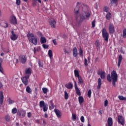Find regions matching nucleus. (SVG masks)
Returning <instances> with one entry per match:
<instances>
[{"instance_id":"f257e3e1","label":"nucleus","mask_w":126,"mask_h":126,"mask_svg":"<svg viewBox=\"0 0 126 126\" xmlns=\"http://www.w3.org/2000/svg\"><path fill=\"white\" fill-rule=\"evenodd\" d=\"M107 79L109 82H111L112 80L113 86H116V82L118 81V74H117V72L113 70L111 73V75H107Z\"/></svg>"},{"instance_id":"f03ea898","label":"nucleus","mask_w":126,"mask_h":126,"mask_svg":"<svg viewBox=\"0 0 126 126\" xmlns=\"http://www.w3.org/2000/svg\"><path fill=\"white\" fill-rule=\"evenodd\" d=\"M83 18H88V17H90L91 14V11H90V9L87 7H85L83 8Z\"/></svg>"},{"instance_id":"7ed1b4c3","label":"nucleus","mask_w":126,"mask_h":126,"mask_svg":"<svg viewBox=\"0 0 126 126\" xmlns=\"http://www.w3.org/2000/svg\"><path fill=\"white\" fill-rule=\"evenodd\" d=\"M39 107L40 108V110L41 111L43 110L44 112H47L49 109L48 104H45V101L43 100L39 101Z\"/></svg>"},{"instance_id":"20e7f679","label":"nucleus","mask_w":126,"mask_h":126,"mask_svg":"<svg viewBox=\"0 0 126 126\" xmlns=\"http://www.w3.org/2000/svg\"><path fill=\"white\" fill-rule=\"evenodd\" d=\"M102 35L103 38L104 39V40L106 42H108L109 40V33L107 32V30L105 28L102 29Z\"/></svg>"},{"instance_id":"39448f33","label":"nucleus","mask_w":126,"mask_h":126,"mask_svg":"<svg viewBox=\"0 0 126 126\" xmlns=\"http://www.w3.org/2000/svg\"><path fill=\"white\" fill-rule=\"evenodd\" d=\"M117 122L118 124L121 125V126H125V124H126V120H125V118L122 116H118L117 118Z\"/></svg>"},{"instance_id":"423d86ee","label":"nucleus","mask_w":126,"mask_h":126,"mask_svg":"<svg viewBox=\"0 0 126 126\" xmlns=\"http://www.w3.org/2000/svg\"><path fill=\"white\" fill-rule=\"evenodd\" d=\"M108 29L110 34H114L115 33V26H114V24L110 23Z\"/></svg>"},{"instance_id":"0eeeda50","label":"nucleus","mask_w":126,"mask_h":126,"mask_svg":"<svg viewBox=\"0 0 126 126\" xmlns=\"http://www.w3.org/2000/svg\"><path fill=\"white\" fill-rule=\"evenodd\" d=\"M19 60L21 63L24 64L26 63V61H27V57L25 55H20L19 57Z\"/></svg>"},{"instance_id":"6e6552de","label":"nucleus","mask_w":126,"mask_h":126,"mask_svg":"<svg viewBox=\"0 0 126 126\" xmlns=\"http://www.w3.org/2000/svg\"><path fill=\"white\" fill-rule=\"evenodd\" d=\"M30 77V75H27V76L21 78L22 82L25 84V85H28V78Z\"/></svg>"},{"instance_id":"1a4fd4ad","label":"nucleus","mask_w":126,"mask_h":126,"mask_svg":"<svg viewBox=\"0 0 126 126\" xmlns=\"http://www.w3.org/2000/svg\"><path fill=\"white\" fill-rule=\"evenodd\" d=\"M17 115L20 117V118H24L26 115V111L23 110H19Z\"/></svg>"},{"instance_id":"9d476101","label":"nucleus","mask_w":126,"mask_h":126,"mask_svg":"<svg viewBox=\"0 0 126 126\" xmlns=\"http://www.w3.org/2000/svg\"><path fill=\"white\" fill-rule=\"evenodd\" d=\"M11 34L10 35L11 40H12V41H15V40H17V38H18V35L15 34V33H14V31H12L11 32Z\"/></svg>"},{"instance_id":"9b49d317","label":"nucleus","mask_w":126,"mask_h":126,"mask_svg":"<svg viewBox=\"0 0 126 126\" xmlns=\"http://www.w3.org/2000/svg\"><path fill=\"white\" fill-rule=\"evenodd\" d=\"M29 42H31L33 45H37L38 44V38L36 37H32L31 39H29Z\"/></svg>"},{"instance_id":"f8f14e48","label":"nucleus","mask_w":126,"mask_h":126,"mask_svg":"<svg viewBox=\"0 0 126 126\" xmlns=\"http://www.w3.org/2000/svg\"><path fill=\"white\" fill-rule=\"evenodd\" d=\"M10 21L11 24H17V20H16V17L14 16L11 18Z\"/></svg>"},{"instance_id":"ddd939ff","label":"nucleus","mask_w":126,"mask_h":126,"mask_svg":"<svg viewBox=\"0 0 126 126\" xmlns=\"http://www.w3.org/2000/svg\"><path fill=\"white\" fill-rule=\"evenodd\" d=\"M50 25L52 28H56V24H57V22H56V20L55 19L51 20L49 21Z\"/></svg>"},{"instance_id":"4468645a","label":"nucleus","mask_w":126,"mask_h":126,"mask_svg":"<svg viewBox=\"0 0 126 126\" xmlns=\"http://www.w3.org/2000/svg\"><path fill=\"white\" fill-rule=\"evenodd\" d=\"M106 126H113V118L109 117L107 119V125Z\"/></svg>"},{"instance_id":"2eb2a0df","label":"nucleus","mask_w":126,"mask_h":126,"mask_svg":"<svg viewBox=\"0 0 126 126\" xmlns=\"http://www.w3.org/2000/svg\"><path fill=\"white\" fill-rule=\"evenodd\" d=\"M54 112L57 117H58L59 118L62 117V113L59 110L55 109H54Z\"/></svg>"},{"instance_id":"dca6fc26","label":"nucleus","mask_w":126,"mask_h":126,"mask_svg":"<svg viewBox=\"0 0 126 126\" xmlns=\"http://www.w3.org/2000/svg\"><path fill=\"white\" fill-rule=\"evenodd\" d=\"M65 87L67 89H72L73 88V84L71 82H69L68 84L65 85Z\"/></svg>"},{"instance_id":"f3484780","label":"nucleus","mask_w":126,"mask_h":126,"mask_svg":"<svg viewBox=\"0 0 126 126\" xmlns=\"http://www.w3.org/2000/svg\"><path fill=\"white\" fill-rule=\"evenodd\" d=\"M78 55V53L77 52V48L74 47L73 49V56L74 58H76Z\"/></svg>"},{"instance_id":"a211bd4d","label":"nucleus","mask_w":126,"mask_h":126,"mask_svg":"<svg viewBox=\"0 0 126 126\" xmlns=\"http://www.w3.org/2000/svg\"><path fill=\"white\" fill-rule=\"evenodd\" d=\"M3 103V93L2 92H0V103L2 105Z\"/></svg>"},{"instance_id":"6ab92c4d","label":"nucleus","mask_w":126,"mask_h":126,"mask_svg":"<svg viewBox=\"0 0 126 126\" xmlns=\"http://www.w3.org/2000/svg\"><path fill=\"white\" fill-rule=\"evenodd\" d=\"M74 87L77 95H78V96H80V95H81V93L80 92V90L78 88V87H77V86H76Z\"/></svg>"},{"instance_id":"aec40b11","label":"nucleus","mask_w":126,"mask_h":126,"mask_svg":"<svg viewBox=\"0 0 126 126\" xmlns=\"http://www.w3.org/2000/svg\"><path fill=\"white\" fill-rule=\"evenodd\" d=\"M74 14L76 17H78V16H79V11L78 7H76V8L74 9Z\"/></svg>"},{"instance_id":"412c9836","label":"nucleus","mask_w":126,"mask_h":126,"mask_svg":"<svg viewBox=\"0 0 126 126\" xmlns=\"http://www.w3.org/2000/svg\"><path fill=\"white\" fill-rule=\"evenodd\" d=\"M40 43L41 44H45V43H47V39H46V37L42 36L40 39Z\"/></svg>"},{"instance_id":"4be33fe9","label":"nucleus","mask_w":126,"mask_h":126,"mask_svg":"<svg viewBox=\"0 0 126 126\" xmlns=\"http://www.w3.org/2000/svg\"><path fill=\"white\" fill-rule=\"evenodd\" d=\"M122 60H123V56H122V55H120L118 58V67H120L121 65V63H122Z\"/></svg>"},{"instance_id":"5701e85b","label":"nucleus","mask_w":126,"mask_h":126,"mask_svg":"<svg viewBox=\"0 0 126 126\" xmlns=\"http://www.w3.org/2000/svg\"><path fill=\"white\" fill-rule=\"evenodd\" d=\"M106 19L107 20H110L111 18H112V13H111V12H108L106 16H105Z\"/></svg>"},{"instance_id":"b1692460","label":"nucleus","mask_w":126,"mask_h":126,"mask_svg":"<svg viewBox=\"0 0 126 126\" xmlns=\"http://www.w3.org/2000/svg\"><path fill=\"white\" fill-rule=\"evenodd\" d=\"M74 74L75 75V77H77V78H78V77H80V74H79V71H78V70H74Z\"/></svg>"},{"instance_id":"393cba45","label":"nucleus","mask_w":126,"mask_h":126,"mask_svg":"<svg viewBox=\"0 0 126 126\" xmlns=\"http://www.w3.org/2000/svg\"><path fill=\"white\" fill-rule=\"evenodd\" d=\"M78 101H79V104L81 105V104H82V103L84 102V98H83V96H79L78 97Z\"/></svg>"},{"instance_id":"a878e982","label":"nucleus","mask_w":126,"mask_h":126,"mask_svg":"<svg viewBox=\"0 0 126 126\" xmlns=\"http://www.w3.org/2000/svg\"><path fill=\"white\" fill-rule=\"evenodd\" d=\"M97 82H98L97 88L98 89H100V88H101V86L102 85V81L101 80V78L98 79Z\"/></svg>"},{"instance_id":"bb28decb","label":"nucleus","mask_w":126,"mask_h":126,"mask_svg":"<svg viewBox=\"0 0 126 126\" xmlns=\"http://www.w3.org/2000/svg\"><path fill=\"white\" fill-rule=\"evenodd\" d=\"M106 72L104 71H101L100 73V77L101 79H105V78L106 77Z\"/></svg>"},{"instance_id":"cd10ccee","label":"nucleus","mask_w":126,"mask_h":126,"mask_svg":"<svg viewBox=\"0 0 126 126\" xmlns=\"http://www.w3.org/2000/svg\"><path fill=\"white\" fill-rule=\"evenodd\" d=\"M78 83L79 84H83V83H84V82L83 81V80L82 79V77H81V76L78 78Z\"/></svg>"},{"instance_id":"c85d7f7f","label":"nucleus","mask_w":126,"mask_h":126,"mask_svg":"<svg viewBox=\"0 0 126 126\" xmlns=\"http://www.w3.org/2000/svg\"><path fill=\"white\" fill-rule=\"evenodd\" d=\"M26 72V74H28V75H30V74H31V68H28V69H27L25 71Z\"/></svg>"},{"instance_id":"c756f323","label":"nucleus","mask_w":126,"mask_h":126,"mask_svg":"<svg viewBox=\"0 0 126 126\" xmlns=\"http://www.w3.org/2000/svg\"><path fill=\"white\" fill-rule=\"evenodd\" d=\"M49 107L50 110H53L54 108V103H53V101H50V104H49Z\"/></svg>"},{"instance_id":"7c9ffc66","label":"nucleus","mask_w":126,"mask_h":126,"mask_svg":"<svg viewBox=\"0 0 126 126\" xmlns=\"http://www.w3.org/2000/svg\"><path fill=\"white\" fill-rule=\"evenodd\" d=\"M118 98L119 100H121L122 101H126V97H124V96L122 95H119Z\"/></svg>"},{"instance_id":"2f4dec72","label":"nucleus","mask_w":126,"mask_h":126,"mask_svg":"<svg viewBox=\"0 0 126 126\" xmlns=\"http://www.w3.org/2000/svg\"><path fill=\"white\" fill-rule=\"evenodd\" d=\"M48 57H49V58H50V59H52V58H53V51H52V50H49L48 51Z\"/></svg>"},{"instance_id":"473e14b6","label":"nucleus","mask_w":126,"mask_h":126,"mask_svg":"<svg viewBox=\"0 0 126 126\" xmlns=\"http://www.w3.org/2000/svg\"><path fill=\"white\" fill-rule=\"evenodd\" d=\"M79 54L80 57H83V50L81 48L79 49Z\"/></svg>"},{"instance_id":"72a5a7b5","label":"nucleus","mask_w":126,"mask_h":126,"mask_svg":"<svg viewBox=\"0 0 126 126\" xmlns=\"http://www.w3.org/2000/svg\"><path fill=\"white\" fill-rule=\"evenodd\" d=\"M26 91L28 93H29L30 94H31L32 93V90H31V89L30 88V87L28 86L26 88Z\"/></svg>"},{"instance_id":"f704fd0d","label":"nucleus","mask_w":126,"mask_h":126,"mask_svg":"<svg viewBox=\"0 0 126 126\" xmlns=\"http://www.w3.org/2000/svg\"><path fill=\"white\" fill-rule=\"evenodd\" d=\"M8 101V103L9 105H12V104H13L14 103V100H11V99H10V98H9L7 99Z\"/></svg>"},{"instance_id":"c9c22d12","label":"nucleus","mask_w":126,"mask_h":126,"mask_svg":"<svg viewBox=\"0 0 126 126\" xmlns=\"http://www.w3.org/2000/svg\"><path fill=\"white\" fill-rule=\"evenodd\" d=\"M1 63H2V61L1 59H0V71L1 72V73H3V69L1 66Z\"/></svg>"},{"instance_id":"e433bc0d","label":"nucleus","mask_w":126,"mask_h":126,"mask_svg":"<svg viewBox=\"0 0 126 126\" xmlns=\"http://www.w3.org/2000/svg\"><path fill=\"white\" fill-rule=\"evenodd\" d=\"M38 65L39 67H44V64H43V62H41V61L39 60L38 62Z\"/></svg>"},{"instance_id":"4c0bfd02","label":"nucleus","mask_w":126,"mask_h":126,"mask_svg":"<svg viewBox=\"0 0 126 126\" xmlns=\"http://www.w3.org/2000/svg\"><path fill=\"white\" fill-rule=\"evenodd\" d=\"M122 36L123 38H126V29L123 30Z\"/></svg>"},{"instance_id":"58836bf2","label":"nucleus","mask_w":126,"mask_h":126,"mask_svg":"<svg viewBox=\"0 0 126 126\" xmlns=\"http://www.w3.org/2000/svg\"><path fill=\"white\" fill-rule=\"evenodd\" d=\"M11 113L12 114H16L17 113V109L16 107L13 108L12 109Z\"/></svg>"},{"instance_id":"ea45409f","label":"nucleus","mask_w":126,"mask_h":126,"mask_svg":"<svg viewBox=\"0 0 126 126\" xmlns=\"http://www.w3.org/2000/svg\"><path fill=\"white\" fill-rule=\"evenodd\" d=\"M64 93V99L65 100H67V99H68V94H67V92H66V91H65Z\"/></svg>"},{"instance_id":"a19ab883","label":"nucleus","mask_w":126,"mask_h":126,"mask_svg":"<svg viewBox=\"0 0 126 126\" xmlns=\"http://www.w3.org/2000/svg\"><path fill=\"white\" fill-rule=\"evenodd\" d=\"M92 93V92L91 91V90H89V91H88V96L89 97V98H91Z\"/></svg>"},{"instance_id":"79ce46f5","label":"nucleus","mask_w":126,"mask_h":126,"mask_svg":"<svg viewBox=\"0 0 126 126\" xmlns=\"http://www.w3.org/2000/svg\"><path fill=\"white\" fill-rule=\"evenodd\" d=\"M42 91L44 94H46L48 92V89L46 88H43Z\"/></svg>"},{"instance_id":"37998d69","label":"nucleus","mask_w":126,"mask_h":126,"mask_svg":"<svg viewBox=\"0 0 126 126\" xmlns=\"http://www.w3.org/2000/svg\"><path fill=\"white\" fill-rule=\"evenodd\" d=\"M94 44H95L96 47H99V46H100V41L99 40H96Z\"/></svg>"},{"instance_id":"c03bdc74","label":"nucleus","mask_w":126,"mask_h":126,"mask_svg":"<svg viewBox=\"0 0 126 126\" xmlns=\"http://www.w3.org/2000/svg\"><path fill=\"white\" fill-rule=\"evenodd\" d=\"M119 0H112L111 1V4H116V3H117V2H118V1Z\"/></svg>"},{"instance_id":"a18cd8bd","label":"nucleus","mask_w":126,"mask_h":126,"mask_svg":"<svg viewBox=\"0 0 126 126\" xmlns=\"http://www.w3.org/2000/svg\"><path fill=\"white\" fill-rule=\"evenodd\" d=\"M72 119L73 121H76V115L75 114H72Z\"/></svg>"},{"instance_id":"49530a36","label":"nucleus","mask_w":126,"mask_h":126,"mask_svg":"<svg viewBox=\"0 0 126 126\" xmlns=\"http://www.w3.org/2000/svg\"><path fill=\"white\" fill-rule=\"evenodd\" d=\"M27 37H32V38H34V34L33 33H28L27 34Z\"/></svg>"},{"instance_id":"de8ad7c7","label":"nucleus","mask_w":126,"mask_h":126,"mask_svg":"<svg viewBox=\"0 0 126 126\" xmlns=\"http://www.w3.org/2000/svg\"><path fill=\"white\" fill-rule=\"evenodd\" d=\"M104 11L105 12H107V13H108V12H109V8L108 7H105L104 8Z\"/></svg>"},{"instance_id":"09e8293b","label":"nucleus","mask_w":126,"mask_h":126,"mask_svg":"<svg viewBox=\"0 0 126 126\" xmlns=\"http://www.w3.org/2000/svg\"><path fill=\"white\" fill-rule=\"evenodd\" d=\"M21 3V1L20 0H16V4H17V5H20Z\"/></svg>"},{"instance_id":"8fccbe9b","label":"nucleus","mask_w":126,"mask_h":126,"mask_svg":"<svg viewBox=\"0 0 126 126\" xmlns=\"http://www.w3.org/2000/svg\"><path fill=\"white\" fill-rule=\"evenodd\" d=\"M84 64L86 66H87V65H88V63H87V59H86V58L84 59Z\"/></svg>"},{"instance_id":"3c124183","label":"nucleus","mask_w":126,"mask_h":126,"mask_svg":"<svg viewBox=\"0 0 126 126\" xmlns=\"http://www.w3.org/2000/svg\"><path fill=\"white\" fill-rule=\"evenodd\" d=\"M80 120H81V122H82V123H84V122H85V119H84V117L81 116L80 118Z\"/></svg>"},{"instance_id":"603ef678","label":"nucleus","mask_w":126,"mask_h":126,"mask_svg":"<svg viewBox=\"0 0 126 126\" xmlns=\"http://www.w3.org/2000/svg\"><path fill=\"white\" fill-rule=\"evenodd\" d=\"M37 35L39 37H43V34L42 33V32H37Z\"/></svg>"},{"instance_id":"864d4df0","label":"nucleus","mask_w":126,"mask_h":126,"mask_svg":"<svg viewBox=\"0 0 126 126\" xmlns=\"http://www.w3.org/2000/svg\"><path fill=\"white\" fill-rule=\"evenodd\" d=\"M92 25L93 28H94L95 27V20L93 21V22H92Z\"/></svg>"},{"instance_id":"5fc2aeb1","label":"nucleus","mask_w":126,"mask_h":126,"mask_svg":"<svg viewBox=\"0 0 126 126\" xmlns=\"http://www.w3.org/2000/svg\"><path fill=\"white\" fill-rule=\"evenodd\" d=\"M10 119V118H9V116H6V117L5 118V121H6V122H9Z\"/></svg>"},{"instance_id":"6e6d98bb","label":"nucleus","mask_w":126,"mask_h":126,"mask_svg":"<svg viewBox=\"0 0 126 126\" xmlns=\"http://www.w3.org/2000/svg\"><path fill=\"white\" fill-rule=\"evenodd\" d=\"M48 45H46V44H42V47L44 48V49H48Z\"/></svg>"},{"instance_id":"4d7b16f0","label":"nucleus","mask_w":126,"mask_h":126,"mask_svg":"<svg viewBox=\"0 0 126 126\" xmlns=\"http://www.w3.org/2000/svg\"><path fill=\"white\" fill-rule=\"evenodd\" d=\"M3 27L4 28H7V27H8V24L7 23H4Z\"/></svg>"},{"instance_id":"13d9d810","label":"nucleus","mask_w":126,"mask_h":126,"mask_svg":"<svg viewBox=\"0 0 126 126\" xmlns=\"http://www.w3.org/2000/svg\"><path fill=\"white\" fill-rule=\"evenodd\" d=\"M63 51L65 53V54H67L68 55V54H69V51L67 50L66 49H65V48H64Z\"/></svg>"},{"instance_id":"bf43d9fd","label":"nucleus","mask_w":126,"mask_h":126,"mask_svg":"<svg viewBox=\"0 0 126 126\" xmlns=\"http://www.w3.org/2000/svg\"><path fill=\"white\" fill-rule=\"evenodd\" d=\"M108 106V100H105L104 101V107Z\"/></svg>"},{"instance_id":"052dcab7","label":"nucleus","mask_w":126,"mask_h":126,"mask_svg":"<svg viewBox=\"0 0 126 126\" xmlns=\"http://www.w3.org/2000/svg\"><path fill=\"white\" fill-rule=\"evenodd\" d=\"M52 42H53L54 45H55V46H56V45H58V43H57V41L56 40V39H53V40H52Z\"/></svg>"},{"instance_id":"680f3d73","label":"nucleus","mask_w":126,"mask_h":126,"mask_svg":"<svg viewBox=\"0 0 126 126\" xmlns=\"http://www.w3.org/2000/svg\"><path fill=\"white\" fill-rule=\"evenodd\" d=\"M32 116V114L31 112H28V118H30Z\"/></svg>"},{"instance_id":"e2e57ef3","label":"nucleus","mask_w":126,"mask_h":126,"mask_svg":"<svg viewBox=\"0 0 126 126\" xmlns=\"http://www.w3.org/2000/svg\"><path fill=\"white\" fill-rule=\"evenodd\" d=\"M73 80L74 83V87L77 86V84L76 83V81H75V80L74 79H73Z\"/></svg>"},{"instance_id":"0e129e2a","label":"nucleus","mask_w":126,"mask_h":126,"mask_svg":"<svg viewBox=\"0 0 126 126\" xmlns=\"http://www.w3.org/2000/svg\"><path fill=\"white\" fill-rule=\"evenodd\" d=\"M3 86V85H2V83H1V82H0V89H1Z\"/></svg>"},{"instance_id":"69168bd1","label":"nucleus","mask_w":126,"mask_h":126,"mask_svg":"<svg viewBox=\"0 0 126 126\" xmlns=\"http://www.w3.org/2000/svg\"><path fill=\"white\" fill-rule=\"evenodd\" d=\"M44 118H48V114H47V113H45Z\"/></svg>"},{"instance_id":"338daca9","label":"nucleus","mask_w":126,"mask_h":126,"mask_svg":"<svg viewBox=\"0 0 126 126\" xmlns=\"http://www.w3.org/2000/svg\"><path fill=\"white\" fill-rule=\"evenodd\" d=\"M97 74H98V75H101V72H100V70L97 71Z\"/></svg>"},{"instance_id":"774afa93","label":"nucleus","mask_w":126,"mask_h":126,"mask_svg":"<svg viewBox=\"0 0 126 126\" xmlns=\"http://www.w3.org/2000/svg\"><path fill=\"white\" fill-rule=\"evenodd\" d=\"M36 123H37V124H40V120H36L35 121Z\"/></svg>"}]
</instances>
